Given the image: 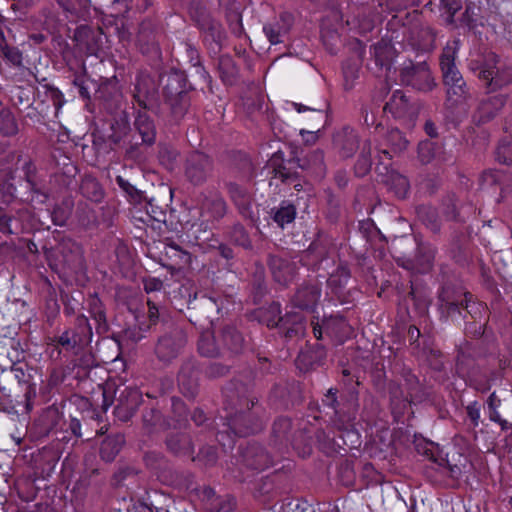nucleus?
<instances>
[{
    "instance_id": "obj_1",
    "label": "nucleus",
    "mask_w": 512,
    "mask_h": 512,
    "mask_svg": "<svg viewBox=\"0 0 512 512\" xmlns=\"http://www.w3.org/2000/svg\"><path fill=\"white\" fill-rule=\"evenodd\" d=\"M225 410L229 430L239 437L260 432L266 422L264 408L255 397H249L243 385L225 389Z\"/></svg>"
},
{
    "instance_id": "obj_2",
    "label": "nucleus",
    "mask_w": 512,
    "mask_h": 512,
    "mask_svg": "<svg viewBox=\"0 0 512 512\" xmlns=\"http://www.w3.org/2000/svg\"><path fill=\"white\" fill-rule=\"evenodd\" d=\"M164 105L167 109L168 121L180 124L189 114L191 97L186 90V79L183 73L172 71L163 78Z\"/></svg>"
},
{
    "instance_id": "obj_3",
    "label": "nucleus",
    "mask_w": 512,
    "mask_h": 512,
    "mask_svg": "<svg viewBox=\"0 0 512 512\" xmlns=\"http://www.w3.org/2000/svg\"><path fill=\"white\" fill-rule=\"evenodd\" d=\"M477 69L478 78L484 82L489 91L501 89L512 83V67L500 63L495 53H488Z\"/></svg>"
},
{
    "instance_id": "obj_4",
    "label": "nucleus",
    "mask_w": 512,
    "mask_h": 512,
    "mask_svg": "<svg viewBox=\"0 0 512 512\" xmlns=\"http://www.w3.org/2000/svg\"><path fill=\"white\" fill-rule=\"evenodd\" d=\"M186 343L187 335L183 328L178 325H170L159 336L155 345V355L161 362L170 363L182 353Z\"/></svg>"
},
{
    "instance_id": "obj_5",
    "label": "nucleus",
    "mask_w": 512,
    "mask_h": 512,
    "mask_svg": "<svg viewBox=\"0 0 512 512\" xmlns=\"http://www.w3.org/2000/svg\"><path fill=\"white\" fill-rule=\"evenodd\" d=\"M399 78L403 85L411 86L422 92H429L436 86L430 68L425 61L417 63L412 60L404 61L399 69Z\"/></svg>"
},
{
    "instance_id": "obj_6",
    "label": "nucleus",
    "mask_w": 512,
    "mask_h": 512,
    "mask_svg": "<svg viewBox=\"0 0 512 512\" xmlns=\"http://www.w3.org/2000/svg\"><path fill=\"white\" fill-rule=\"evenodd\" d=\"M184 177L193 186H202L212 177L213 159L204 152L192 151L184 161Z\"/></svg>"
},
{
    "instance_id": "obj_7",
    "label": "nucleus",
    "mask_w": 512,
    "mask_h": 512,
    "mask_svg": "<svg viewBox=\"0 0 512 512\" xmlns=\"http://www.w3.org/2000/svg\"><path fill=\"white\" fill-rule=\"evenodd\" d=\"M134 129L141 138V142L132 141L128 142L125 151V156L132 160H139L142 158L140 152V145L152 146L156 141V126L152 117L146 111L136 110L134 119Z\"/></svg>"
},
{
    "instance_id": "obj_8",
    "label": "nucleus",
    "mask_w": 512,
    "mask_h": 512,
    "mask_svg": "<svg viewBox=\"0 0 512 512\" xmlns=\"http://www.w3.org/2000/svg\"><path fill=\"white\" fill-rule=\"evenodd\" d=\"M53 256L55 269L78 272L84 267V257L81 247L72 239L64 238L56 246Z\"/></svg>"
},
{
    "instance_id": "obj_9",
    "label": "nucleus",
    "mask_w": 512,
    "mask_h": 512,
    "mask_svg": "<svg viewBox=\"0 0 512 512\" xmlns=\"http://www.w3.org/2000/svg\"><path fill=\"white\" fill-rule=\"evenodd\" d=\"M312 326L313 334L317 340H321L323 333H325L336 342L343 343L353 334L351 325L340 314L324 317L321 324L312 322Z\"/></svg>"
},
{
    "instance_id": "obj_10",
    "label": "nucleus",
    "mask_w": 512,
    "mask_h": 512,
    "mask_svg": "<svg viewBox=\"0 0 512 512\" xmlns=\"http://www.w3.org/2000/svg\"><path fill=\"white\" fill-rule=\"evenodd\" d=\"M142 402V393L138 388L125 387L116 397L114 415L122 422L129 421Z\"/></svg>"
},
{
    "instance_id": "obj_11",
    "label": "nucleus",
    "mask_w": 512,
    "mask_h": 512,
    "mask_svg": "<svg viewBox=\"0 0 512 512\" xmlns=\"http://www.w3.org/2000/svg\"><path fill=\"white\" fill-rule=\"evenodd\" d=\"M439 311L442 318L462 315L464 301H467V292L456 290L451 286H444L438 296Z\"/></svg>"
},
{
    "instance_id": "obj_12",
    "label": "nucleus",
    "mask_w": 512,
    "mask_h": 512,
    "mask_svg": "<svg viewBox=\"0 0 512 512\" xmlns=\"http://www.w3.org/2000/svg\"><path fill=\"white\" fill-rule=\"evenodd\" d=\"M360 138L356 130L350 126H343L336 130L332 136V147L343 159L351 158L359 149Z\"/></svg>"
},
{
    "instance_id": "obj_13",
    "label": "nucleus",
    "mask_w": 512,
    "mask_h": 512,
    "mask_svg": "<svg viewBox=\"0 0 512 512\" xmlns=\"http://www.w3.org/2000/svg\"><path fill=\"white\" fill-rule=\"evenodd\" d=\"M407 146L408 140L399 129L393 128L387 130L376 146L378 151V162H384L383 156L390 161L394 155L403 152Z\"/></svg>"
},
{
    "instance_id": "obj_14",
    "label": "nucleus",
    "mask_w": 512,
    "mask_h": 512,
    "mask_svg": "<svg viewBox=\"0 0 512 512\" xmlns=\"http://www.w3.org/2000/svg\"><path fill=\"white\" fill-rule=\"evenodd\" d=\"M191 310L190 321L200 328L207 329L209 326L214 327L213 319L219 313L220 306L215 298L204 295Z\"/></svg>"
},
{
    "instance_id": "obj_15",
    "label": "nucleus",
    "mask_w": 512,
    "mask_h": 512,
    "mask_svg": "<svg viewBox=\"0 0 512 512\" xmlns=\"http://www.w3.org/2000/svg\"><path fill=\"white\" fill-rule=\"evenodd\" d=\"M267 264L273 279L281 285L289 284L297 274V262L293 259L269 255Z\"/></svg>"
},
{
    "instance_id": "obj_16",
    "label": "nucleus",
    "mask_w": 512,
    "mask_h": 512,
    "mask_svg": "<svg viewBox=\"0 0 512 512\" xmlns=\"http://www.w3.org/2000/svg\"><path fill=\"white\" fill-rule=\"evenodd\" d=\"M376 171L378 174L384 176L383 182L394 191L398 198H406L410 190V183L406 176L395 170H390L389 162H377Z\"/></svg>"
},
{
    "instance_id": "obj_17",
    "label": "nucleus",
    "mask_w": 512,
    "mask_h": 512,
    "mask_svg": "<svg viewBox=\"0 0 512 512\" xmlns=\"http://www.w3.org/2000/svg\"><path fill=\"white\" fill-rule=\"evenodd\" d=\"M350 270L346 265H339L327 280L331 293L342 303H349L351 292L347 289L350 280Z\"/></svg>"
},
{
    "instance_id": "obj_18",
    "label": "nucleus",
    "mask_w": 512,
    "mask_h": 512,
    "mask_svg": "<svg viewBox=\"0 0 512 512\" xmlns=\"http://www.w3.org/2000/svg\"><path fill=\"white\" fill-rule=\"evenodd\" d=\"M443 82L447 87V96L454 103L461 102L468 95V88L460 71L457 68L442 71Z\"/></svg>"
},
{
    "instance_id": "obj_19",
    "label": "nucleus",
    "mask_w": 512,
    "mask_h": 512,
    "mask_svg": "<svg viewBox=\"0 0 512 512\" xmlns=\"http://www.w3.org/2000/svg\"><path fill=\"white\" fill-rule=\"evenodd\" d=\"M218 337L224 349L236 355L243 351L245 340L242 333L232 323H224L217 329Z\"/></svg>"
},
{
    "instance_id": "obj_20",
    "label": "nucleus",
    "mask_w": 512,
    "mask_h": 512,
    "mask_svg": "<svg viewBox=\"0 0 512 512\" xmlns=\"http://www.w3.org/2000/svg\"><path fill=\"white\" fill-rule=\"evenodd\" d=\"M189 11L192 19L201 30L208 32L213 40L220 38L221 26L211 17L202 2H191Z\"/></svg>"
},
{
    "instance_id": "obj_21",
    "label": "nucleus",
    "mask_w": 512,
    "mask_h": 512,
    "mask_svg": "<svg viewBox=\"0 0 512 512\" xmlns=\"http://www.w3.org/2000/svg\"><path fill=\"white\" fill-rule=\"evenodd\" d=\"M506 103V96L498 94L483 99L476 112L473 115V119L476 124H485L494 119Z\"/></svg>"
},
{
    "instance_id": "obj_22",
    "label": "nucleus",
    "mask_w": 512,
    "mask_h": 512,
    "mask_svg": "<svg viewBox=\"0 0 512 512\" xmlns=\"http://www.w3.org/2000/svg\"><path fill=\"white\" fill-rule=\"evenodd\" d=\"M384 111H389L395 118L412 119L418 114V107L409 102L401 90H396L384 106Z\"/></svg>"
},
{
    "instance_id": "obj_23",
    "label": "nucleus",
    "mask_w": 512,
    "mask_h": 512,
    "mask_svg": "<svg viewBox=\"0 0 512 512\" xmlns=\"http://www.w3.org/2000/svg\"><path fill=\"white\" fill-rule=\"evenodd\" d=\"M321 296V288L317 284L304 283L293 295L292 304L301 310H312Z\"/></svg>"
},
{
    "instance_id": "obj_24",
    "label": "nucleus",
    "mask_w": 512,
    "mask_h": 512,
    "mask_svg": "<svg viewBox=\"0 0 512 512\" xmlns=\"http://www.w3.org/2000/svg\"><path fill=\"white\" fill-rule=\"evenodd\" d=\"M228 196L243 217L251 216L252 194L236 182L225 183Z\"/></svg>"
},
{
    "instance_id": "obj_25",
    "label": "nucleus",
    "mask_w": 512,
    "mask_h": 512,
    "mask_svg": "<svg viewBox=\"0 0 512 512\" xmlns=\"http://www.w3.org/2000/svg\"><path fill=\"white\" fill-rule=\"evenodd\" d=\"M279 332L287 340H298L305 334V320L302 314H286L280 320Z\"/></svg>"
},
{
    "instance_id": "obj_26",
    "label": "nucleus",
    "mask_w": 512,
    "mask_h": 512,
    "mask_svg": "<svg viewBox=\"0 0 512 512\" xmlns=\"http://www.w3.org/2000/svg\"><path fill=\"white\" fill-rule=\"evenodd\" d=\"M216 327L213 332L208 330L201 333L198 340V351L202 356L215 358L224 356L225 352L218 337Z\"/></svg>"
},
{
    "instance_id": "obj_27",
    "label": "nucleus",
    "mask_w": 512,
    "mask_h": 512,
    "mask_svg": "<svg viewBox=\"0 0 512 512\" xmlns=\"http://www.w3.org/2000/svg\"><path fill=\"white\" fill-rule=\"evenodd\" d=\"M241 458L244 465L253 470H263L270 464L267 453L257 444H249L244 448Z\"/></svg>"
},
{
    "instance_id": "obj_28",
    "label": "nucleus",
    "mask_w": 512,
    "mask_h": 512,
    "mask_svg": "<svg viewBox=\"0 0 512 512\" xmlns=\"http://www.w3.org/2000/svg\"><path fill=\"white\" fill-rule=\"evenodd\" d=\"M165 445L168 451L176 456H190L194 446L189 434L173 432L166 436Z\"/></svg>"
},
{
    "instance_id": "obj_29",
    "label": "nucleus",
    "mask_w": 512,
    "mask_h": 512,
    "mask_svg": "<svg viewBox=\"0 0 512 512\" xmlns=\"http://www.w3.org/2000/svg\"><path fill=\"white\" fill-rule=\"evenodd\" d=\"M271 166L273 167L274 177L280 179L283 183H294L298 179V172L296 168L297 159H290L284 162L277 154L271 159Z\"/></svg>"
},
{
    "instance_id": "obj_30",
    "label": "nucleus",
    "mask_w": 512,
    "mask_h": 512,
    "mask_svg": "<svg viewBox=\"0 0 512 512\" xmlns=\"http://www.w3.org/2000/svg\"><path fill=\"white\" fill-rule=\"evenodd\" d=\"M172 425L156 407H146L142 412V429L146 434H154Z\"/></svg>"
},
{
    "instance_id": "obj_31",
    "label": "nucleus",
    "mask_w": 512,
    "mask_h": 512,
    "mask_svg": "<svg viewBox=\"0 0 512 512\" xmlns=\"http://www.w3.org/2000/svg\"><path fill=\"white\" fill-rule=\"evenodd\" d=\"M480 181L484 188L499 186L502 194L509 192L512 186V176L501 170L489 169L484 171Z\"/></svg>"
},
{
    "instance_id": "obj_32",
    "label": "nucleus",
    "mask_w": 512,
    "mask_h": 512,
    "mask_svg": "<svg viewBox=\"0 0 512 512\" xmlns=\"http://www.w3.org/2000/svg\"><path fill=\"white\" fill-rule=\"evenodd\" d=\"M435 249L429 244H419L414 259L407 268L416 270L418 273H427L433 266Z\"/></svg>"
},
{
    "instance_id": "obj_33",
    "label": "nucleus",
    "mask_w": 512,
    "mask_h": 512,
    "mask_svg": "<svg viewBox=\"0 0 512 512\" xmlns=\"http://www.w3.org/2000/svg\"><path fill=\"white\" fill-rule=\"evenodd\" d=\"M165 256L171 262L164 266L170 270H181L191 264V254L173 242L166 245Z\"/></svg>"
},
{
    "instance_id": "obj_34",
    "label": "nucleus",
    "mask_w": 512,
    "mask_h": 512,
    "mask_svg": "<svg viewBox=\"0 0 512 512\" xmlns=\"http://www.w3.org/2000/svg\"><path fill=\"white\" fill-rule=\"evenodd\" d=\"M178 385L184 396L194 398L198 392V373L190 365L183 366L178 374Z\"/></svg>"
},
{
    "instance_id": "obj_35",
    "label": "nucleus",
    "mask_w": 512,
    "mask_h": 512,
    "mask_svg": "<svg viewBox=\"0 0 512 512\" xmlns=\"http://www.w3.org/2000/svg\"><path fill=\"white\" fill-rule=\"evenodd\" d=\"M71 22L79 20L88 21L92 18V12L97 14V9H91L89 2H59Z\"/></svg>"
},
{
    "instance_id": "obj_36",
    "label": "nucleus",
    "mask_w": 512,
    "mask_h": 512,
    "mask_svg": "<svg viewBox=\"0 0 512 512\" xmlns=\"http://www.w3.org/2000/svg\"><path fill=\"white\" fill-rule=\"evenodd\" d=\"M88 312L90 317L95 322V329L98 334H105L109 330V325L106 319V312L103 303L95 295L90 296L87 300Z\"/></svg>"
},
{
    "instance_id": "obj_37",
    "label": "nucleus",
    "mask_w": 512,
    "mask_h": 512,
    "mask_svg": "<svg viewBox=\"0 0 512 512\" xmlns=\"http://www.w3.org/2000/svg\"><path fill=\"white\" fill-rule=\"evenodd\" d=\"M436 34L429 26H421L411 31L410 41L418 50L431 51L435 46Z\"/></svg>"
},
{
    "instance_id": "obj_38",
    "label": "nucleus",
    "mask_w": 512,
    "mask_h": 512,
    "mask_svg": "<svg viewBox=\"0 0 512 512\" xmlns=\"http://www.w3.org/2000/svg\"><path fill=\"white\" fill-rule=\"evenodd\" d=\"M269 215L280 228H284L286 224L294 221L296 207L290 201L283 200L279 206L271 208Z\"/></svg>"
},
{
    "instance_id": "obj_39",
    "label": "nucleus",
    "mask_w": 512,
    "mask_h": 512,
    "mask_svg": "<svg viewBox=\"0 0 512 512\" xmlns=\"http://www.w3.org/2000/svg\"><path fill=\"white\" fill-rule=\"evenodd\" d=\"M227 203L223 197L216 195L206 198L202 203V216L219 221L227 213Z\"/></svg>"
},
{
    "instance_id": "obj_40",
    "label": "nucleus",
    "mask_w": 512,
    "mask_h": 512,
    "mask_svg": "<svg viewBox=\"0 0 512 512\" xmlns=\"http://www.w3.org/2000/svg\"><path fill=\"white\" fill-rule=\"evenodd\" d=\"M297 165L303 170H311L317 176L325 173L324 153L320 149L310 151L303 159H297Z\"/></svg>"
},
{
    "instance_id": "obj_41",
    "label": "nucleus",
    "mask_w": 512,
    "mask_h": 512,
    "mask_svg": "<svg viewBox=\"0 0 512 512\" xmlns=\"http://www.w3.org/2000/svg\"><path fill=\"white\" fill-rule=\"evenodd\" d=\"M125 438L122 434H114L107 436L101 443L100 455L106 462H111L122 449Z\"/></svg>"
},
{
    "instance_id": "obj_42",
    "label": "nucleus",
    "mask_w": 512,
    "mask_h": 512,
    "mask_svg": "<svg viewBox=\"0 0 512 512\" xmlns=\"http://www.w3.org/2000/svg\"><path fill=\"white\" fill-rule=\"evenodd\" d=\"M373 55L377 66L390 70L395 49L390 42L381 40L373 46Z\"/></svg>"
},
{
    "instance_id": "obj_43",
    "label": "nucleus",
    "mask_w": 512,
    "mask_h": 512,
    "mask_svg": "<svg viewBox=\"0 0 512 512\" xmlns=\"http://www.w3.org/2000/svg\"><path fill=\"white\" fill-rule=\"evenodd\" d=\"M185 57L187 58L188 62L190 63L191 67L195 69V73L207 84L211 83V76L209 73L205 70L201 63V58L198 50L190 43V42H184L182 44Z\"/></svg>"
},
{
    "instance_id": "obj_44",
    "label": "nucleus",
    "mask_w": 512,
    "mask_h": 512,
    "mask_svg": "<svg viewBox=\"0 0 512 512\" xmlns=\"http://www.w3.org/2000/svg\"><path fill=\"white\" fill-rule=\"evenodd\" d=\"M372 145L370 140L363 142L359 157L355 163L354 170L358 177L367 175L372 167L373 161L371 157Z\"/></svg>"
},
{
    "instance_id": "obj_45",
    "label": "nucleus",
    "mask_w": 512,
    "mask_h": 512,
    "mask_svg": "<svg viewBox=\"0 0 512 512\" xmlns=\"http://www.w3.org/2000/svg\"><path fill=\"white\" fill-rule=\"evenodd\" d=\"M372 145L370 140L363 142L359 157L355 163L354 170L358 177L367 175L372 167L373 161L371 157Z\"/></svg>"
},
{
    "instance_id": "obj_46",
    "label": "nucleus",
    "mask_w": 512,
    "mask_h": 512,
    "mask_svg": "<svg viewBox=\"0 0 512 512\" xmlns=\"http://www.w3.org/2000/svg\"><path fill=\"white\" fill-rule=\"evenodd\" d=\"M119 95L118 81L116 77L105 79L99 85L97 84L94 97L104 102L115 100Z\"/></svg>"
},
{
    "instance_id": "obj_47",
    "label": "nucleus",
    "mask_w": 512,
    "mask_h": 512,
    "mask_svg": "<svg viewBox=\"0 0 512 512\" xmlns=\"http://www.w3.org/2000/svg\"><path fill=\"white\" fill-rule=\"evenodd\" d=\"M255 315L258 321L262 324H265L269 328L280 326V320L283 317H280V306L279 304L273 303L267 308H259L256 310Z\"/></svg>"
},
{
    "instance_id": "obj_48",
    "label": "nucleus",
    "mask_w": 512,
    "mask_h": 512,
    "mask_svg": "<svg viewBox=\"0 0 512 512\" xmlns=\"http://www.w3.org/2000/svg\"><path fill=\"white\" fill-rule=\"evenodd\" d=\"M326 257L325 248L317 243H312L301 255L299 262L310 269H316L319 263Z\"/></svg>"
},
{
    "instance_id": "obj_49",
    "label": "nucleus",
    "mask_w": 512,
    "mask_h": 512,
    "mask_svg": "<svg viewBox=\"0 0 512 512\" xmlns=\"http://www.w3.org/2000/svg\"><path fill=\"white\" fill-rule=\"evenodd\" d=\"M418 219L433 233L440 231V220L435 208L420 205L416 208Z\"/></svg>"
},
{
    "instance_id": "obj_50",
    "label": "nucleus",
    "mask_w": 512,
    "mask_h": 512,
    "mask_svg": "<svg viewBox=\"0 0 512 512\" xmlns=\"http://www.w3.org/2000/svg\"><path fill=\"white\" fill-rule=\"evenodd\" d=\"M324 405L332 408L334 410L335 416V424L339 429H348L351 426L352 418L348 416L345 418L340 411L337 410L338 400H337V389L330 388L325 395V399L323 400Z\"/></svg>"
},
{
    "instance_id": "obj_51",
    "label": "nucleus",
    "mask_w": 512,
    "mask_h": 512,
    "mask_svg": "<svg viewBox=\"0 0 512 512\" xmlns=\"http://www.w3.org/2000/svg\"><path fill=\"white\" fill-rule=\"evenodd\" d=\"M218 70L222 81L227 85L235 83L238 76V68L229 55H223L218 61Z\"/></svg>"
},
{
    "instance_id": "obj_52",
    "label": "nucleus",
    "mask_w": 512,
    "mask_h": 512,
    "mask_svg": "<svg viewBox=\"0 0 512 512\" xmlns=\"http://www.w3.org/2000/svg\"><path fill=\"white\" fill-rule=\"evenodd\" d=\"M19 132L17 119L13 112L5 107L0 110V134L4 137H13Z\"/></svg>"
},
{
    "instance_id": "obj_53",
    "label": "nucleus",
    "mask_w": 512,
    "mask_h": 512,
    "mask_svg": "<svg viewBox=\"0 0 512 512\" xmlns=\"http://www.w3.org/2000/svg\"><path fill=\"white\" fill-rule=\"evenodd\" d=\"M80 191L84 197L94 202H100L104 195L100 183L91 176H87L82 180Z\"/></svg>"
},
{
    "instance_id": "obj_54",
    "label": "nucleus",
    "mask_w": 512,
    "mask_h": 512,
    "mask_svg": "<svg viewBox=\"0 0 512 512\" xmlns=\"http://www.w3.org/2000/svg\"><path fill=\"white\" fill-rule=\"evenodd\" d=\"M388 390L393 413L402 414L409 406L407 397L403 394L401 387L397 383L391 382Z\"/></svg>"
},
{
    "instance_id": "obj_55",
    "label": "nucleus",
    "mask_w": 512,
    "mask_h": 512,
    "mask_svg": "<svg viewBox=\"0 0 512 512\" xmlns=\"http://www.w3.org/2000/svg\"><path fill=\"white\" fill-rule=\"evenodd\" d=\"M171 414L174 421L173 427L182 428L188 423V410L182 399L171 398Z\"/></svg>"
},
{
    "instance_id": "obj_56",
    "label": "nucleus",
    "mask_w": 512,
    "mask_h": 512,
    "mask_svg": "<svg viewBox=\"0 0 512 512\" xmlns=\"http://www.w3.org/2000/svg\"><path fill=\"white\" fill-rule=\"evenodd\" d=\"M112 133L109 138L112 143L119 145L121 142H125V140L129 137L131 132V127L126 116L116 120L111 125Z\"/></svg>"
},
{
    "instance_id": "obj_57",
    "label": "nucleus",
    "mask_w": 512,
    "mask_h": 512,
    "mask_svg": "<svg viewBox=\"0 0 512 512\" xmlns=\"http://www.w3.org/2000/svg\"><path fill=\"white\" fill-rule=\"evenodd\" d=\"M459 44L460 41L458 39H455L452 42H448L447 45L444 47L443 52L440 56L441 71H445L450 68H457L455 65V58L459 49Z\"/></svg>"
},
{
    "instance_id": "obj_58",
    "label": "nucleus",
    "mask_w": 512,
    "mask_h": 512,
    "mask_svg": "<svg viewBox=\"0 0 512 512\" xmlns=\"http://www.w3.org/2000/svg\"><path fill=\"white\" fill-rule=\"evenodd\" d=\"M292 429L291 420L287 417L277 418L272 426V435L275 441L279 443L288 442L290 440V432Z\"/></svg>"
},
{
    "instance_id": "obj_59",
    "label": "nucleus",
    "mask_w": 512,
    "mask_h": 512,
    "mask_svg": "<svg viewBox=\"0 0 512 512\" xmlns=\"http://www.w3.org/2000/svg\"><path fill=\"white\" fill-rule=\"evenodd\" d=\"M228 237L232 243L246 250L252 249V241L248 232L241 224H234L228 232Z\"/></svg>"
},
{
    "instance_id": "obj_60",
    "label": "nucleus",
    "mask_w": 512,
    "mask_h": 512,
    "mask_svg": "<svg viewBox=\"0 0 512 512\" xmlns=\"http://www.w3.org/2000/svg\"><path fill=\"white\" fill-rule=\"evenodd\" d=\"M57 344L67 351H72L77 347L86 345L75 330L67 329L60 336L55 338Z\"/></svg>"
},
{
    "instance_id": "obj_61",
    "label": "nucleus",
    "mask_w": 512,
    "mask_h": 512,
    "mask_svg": "<svg viewBox=\"0 0 512 512\" xmlns=\"http://www.w3.org/2000/svg\"><path fill=\"white\" fill-rule=\"evenodd\" d=\"M72 83L78 88V92L84 100L91 99V89L95 91L97 86V83L87 77L85 73L75 74Z\"/></svg>"
},
{
    "instance_id": "obj_62",
    "label": "nucleus",
    "mask_w": 512,
    "mask_h": 512,
    "mask_svg": "<svg viewBox=\"0 0 512 512\" xmlns=\"http://www.w3.org/2000/svg\"><path fill=\"white\" fill-rule=\"evenodd\" d=\"M495 155L500 164L512 166V137H505L500 140Z\"/></svg>"
},
{
    "instance_id": "obj_63",
    "label": "nucleus",
    "mask_w": 512,
    "mask_h": 512,
    "mask_svg": "<svg viewBox=\"0 0 512 512\" xmlns=\"http://www.w3.org/2000/svg\"><path fill=\"white\" fill-rule=\"evenodd\" d=\"M179 152L170 145H160L158 151V159L161 165L166 169L172 170L177 162Z\"/></svg>"
},
{
    "instance_id": "obj_64",
    "label": "nucleus",
    "mask_w": 512,
    "mask_h": 512,
    "mask_svg": "<svg viewBox=\"0 0 512 512\" xmlns=\"http://www.w3.org/2000/svg\"><path fill=\"white\" fill-rule=\"evenodd\" d=\"M74 40L79 46L86 48L90 54L94 52V49L90 46V42L94 40V32L90 27L86 25L77 27L74 32Z\"/></svg>"
}]
</instances>
